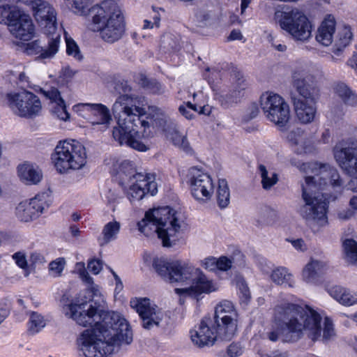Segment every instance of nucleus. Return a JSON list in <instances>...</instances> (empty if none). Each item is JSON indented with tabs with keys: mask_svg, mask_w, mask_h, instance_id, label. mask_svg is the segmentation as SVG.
<instances>
[{
	"mask_svg": "<svg viewBox=\"0 0 357 357\" xmlns=\"http://www.w3.org/2000/svg\"><path fill=\"white\" fill-rule=\"evenodd\" d=\"M347 65L357 71V51L354 52L351 58L348 60Z\"/></svg>",
	"mask_w": 357,
	"mask_h": 357,
	"instance_id": "nucleus-60",
	"label": "nucleus"
},
{
	"mask_svg": "<svg viewBox=\"0 0 357 357\" xmlns=\"http://www.w3.org/2000/svg\"><path fill=\"white\" fill-rule=\"evenodd\" d=\"M240 299L247 303L250 298V289L243 280H238L237 284Z\"/></svg>",
	"mask_w": 357,
	"mask_h": 357,
	"instance_id": "nucleus-45",
	"label": "nucleus"
},
{
	"mask_svg": "<svg viewBox=\"0 0 357 357\" xmlns=\"http://www.w3.org/2000/svg\"><path fill=\"white\" fill-rule=\"evenodd\" d=\"M293 85L299 94L293 98L298 120L303 124L312 123L317 115V107L314 94L317 89L312 77L304 70H295L292 75Z\"/></svg>",
	"mask_w": 357,
	"mask_h": 357,
	"instance_id": "nucleus-7",
	"label": "nucleus"
},
{
	"mask_svg": "<svg viewBox=\"0 0 357 357\" xmlns=\"http://www.w3.org/2000/svg\"><path fill=\"white\" fill-rule=\"evenodd\" d=\"M121 229V224L116 220H113L105 224L102 229L100 235L98 237V243L100 247L105 246L110 242L117 239Z\"/></svg>",
	"mask_w": 357,
	"mask_h": 357,
	"instance_id": "nucleus-26",
	"label": "nucleus"
},
{
	"mask_svg": "<svg viewBox=\"0 0 357 357\" xmlns=\"http://www.w3.org/2000/svg\"><path fill=\"white\" fill-rule=\"evenodd\" d=\"M66 54L68 56H73L75 59L80 61L82 59V55L77 43L70 37L66 36Z\"/></svg>",
	"mask_w": 357,
	"mask_h": 357,
	"instance_id": "nucleus-40",
	"label": "nucleus"
},
{
	"mask_svg": "<svg viewBox=\"0 0 357 357\" xmlns=\"http://www.w3.org/2000/svg\"><path fill=\"white\" fill-rule=\"evenodd\" d=\"M17 172L20 179L29 185L37 184L43 178V174L39 167L29 162L19 165Z\"/></svg>",
	"mask_w": 357,
	"mask_h": 357,
	"instance_id": "nucleus-25",
	"label": "nucleus"
},
{
	"mask_svg": "<svg viewBox=\"0 0 357 357\" xmlns=\"http://www.w3.org/2000/svg\"><path fill=\"white\" fill-rule=\"evenodd\" d=\"M49 37L47 47L40 46L38 40L28 43L26 50L29 54H39L41 59H51L59 51L61 40L60 34L47 35Z\"/></svg>",
	"mask_w": 357,
	"mask_h": 357,
	"instance_id": "nucleus-21",
	"label": "nucleus"
},
{
	"mask_svg": "<svg viewBox=\"0 0 357 357\" xmlns=\"http://www.w3.org/2000/svg\"><path fill=\"white\" fill-rule=\"evenodd\" d=\"M87 267L91 273L97 275L102 268V263L99 259H93L89 261Z\"/></svg>",
	"mask_w": 357,
	"mask_h": 357,
	"instance_id": "nucleus-49",
	"label": "nucleus"
},
{
	"mask_svg": "<svg viewBox=\"0 0 357 357\" xmlns=\"http://www.w3.org/2000/svg\"><path fill=\"white\" fill-rule=\"evenodd\" d=\"M9 310L4 307H0V324L8 316Z\"/></svg>",
	"mask_w": 357,
	"mask_h": 357,
	"instance_id": "nucleus-61",
	"label": "nucleus"
},
{
	"mask_svg": "<svg viewBox=\"0 0 357 357\" xmlns=\"http://www.w3.org/2000/svg\"><path fill=\"white\" fill-rule=\"evenodd\" d=\"M181 223L175 210L163 206L146 212L144 218L137 222V227L141 233L148 236L154 227L162 245L172 247L182 237Z\"/></svg>",
	"mask_w": 357,
	"mask_h": 357,
	"instance_id": "nucleus-6",
	"label": "nucleus"
},
{
	"mask_svg": "<svg viewBox=\"0 0 357 357\" xmlns=\"http://www.w3.org/2000/svg\"><path fill=\"white\" fill-rule=\"evenodd\" d=\"M18 84L20 85L21 87H27L31 88V84L29 82V78L28 76L26 75L24 73H21L19 75L18 77Z\"/></svg>",
	"mask_w": 357,
	"mask_h": 357,
	"instance_id": "nucleus-56",
	"label": "nucleus"
},
{
	"mask_svg": "<svg viewBox=\"0 0 357 357\" xmlns=\"http://www.w3.org/2000/svg\"><path fill=\"white\" fill-rule=\"evenodd\" d=\"M321 317L308 305H300L291 303H283L274 307L273 327L266 333L268 339L277 342L280 334L284 342H294L300 340L303 332L312 341L321 340L327 342L335 335L332 321L326 317L321 335Z\"/></svg>",
	"mask_w": 357,
	"mask_h": 357,
	"instance_id": "nucleus-2",
	"label": "nucleus"
},
{
	"mask_svg": "<svg viewBox=\"0 0 357 357\" xmlns=\"http://www.w3.org/2000/svg\"><path fill=\"white\" fill-rule=\"evenodd\" d=\"M354 215V212L351 209H347L340 211L338 213V218L341 220H348Z\"/></svg>",
	"mask_w": 357,
	"mask_h": 357,
	"instance_id": "nucleus-58",
	"label": "nucleus"
},
{
	"mask_svg": "<svg viewBox=\"0 0 357 357\" xmlns=\"http://www.w3.org/2000/svg\"><path fill=\"white\" fill-rule=\"evenodd\" d=\"M12 259L15 261V264L18 267L23 270L28 268V263L26 257V255L22 251H19L14 253L12 255Z\"/></svg>",
	"mask_w": 357,
	"mask_h": 357,
	"instance_id": "nucleus-46",
	"label": "nucleus"
},
{
	"mask_svg": "<svg viewBox=\"0 0 357 357\" xmlns=\"http://www.w3.org/2000/svg\"><path fill=\"white\" fill-rule=\"evenodd\" d=\"M45 326L43 317L37 312H32L29 319V331L32 334L38 333Z\"/></svg>",
	"mask_w": 357,
	"mask_h": 357,
	"instance_id": "nucleus-39",
	"label": "nucleus"
},
{
	"mask_svg": "<svg viewBox=\"0 0 357 357\" xmlns=\"http://www.w3.org/2000/svg\"><path fill=\"white\" fill-rule=\"evenodd\" d=\"M70 232L74 237H77L79 235V229L76 225H71L70 227Z\"/></svg>",
	"mask_w": 357,
	"mask_h": 357,
	"instance_id": "nucleus-62",
	"label": "nucleus"
},
{
	"mask_svg": "<svg viewBox=\"0 0 357 357\" xmlns=\"http://www.w3.org/2000/svg\"><path fill=\"white\" fill-rule=\"evenodd\" d=\"M261 107L268 120L274 123L284 132L290 118L289 105L278 94L266 92L260 98Z\"/></svg>",
	"mask_w": 357,
	"mask_h": 357,
	"instance_id": "nucleus-11",
	"label": "nucleus"
},
{
	"mask_svg": "<svg viewBox=\"0 0 357 357\" xmlns=\"http://www.w3.org/2000/svg\"><path fill=\"white\" fill-rule=\"evenodd\" d=\"M52 162L60 174L82 169L86 162L85 147L75 139L60 141L51 155Z\"/></svg>",
	"mask_w": 357,
	"mask_h": 357,
	"instance_id": "nucleus-9",
	"label": "nucleus"
},
{
	"mask_svg": "<svg viewBox=\"0 0 357 357\" xmlns=\"http://www.w3.org/2000/svg\"><path fill=\"white\" fill-rule=\"evenodd\" d=\"M52 112L61 120L67 121L70 118V114L66 109V105L64 100L61 102L54 104L52 107Z\"/></svg>",
	"mask_w": 357,
	"mask_h": 357,
	"instance_id": "nucleus-42",
	"label": "nucleus"
},
{
	"mask_svg": "<svg viewBox=\"0 0 357 357\" xmlns=\"http://www.w3.org/2000/svg\"><path fill=\"white\" fill-rule=\"evenodd\" d=\"M272 357H289V355L287 352H282L277 350L272 352Z\"/></svg>",
	"mask_w": 357,
	"mask_h": 357,
	"instance_id": "nucleus-64",
	"label": "nucleus"
},
{
	"mask_svg": "<svg viewBox=\"0 0 357 357\" xmlns=\"http://www.w3.org/2000/svg\"><path fill=\"white\" fill-rule=\"evenodd\" d=\"M335 91L346 105L351 107L357 105V95L344 83H337Z\"/></svg>",
	"mask_w": 357,
	"mask_h": 357,
	"instance_id": "nucleus-29",
	"label": "nucleus"
},
{
	"mask_svg": "<svg viewBox=\"0 0 357 357\" xmlns=\"http://www.w3.org/2000/svg\"><path fill=\"white\" fill-rule=\"evenodd\" d=\"M275 20L296 42L306 43L312 38V24L298 8H287L275 13Z\"/></svg>",
	"mask_w": 357,
	"mask_h": 357,
	"instance_id": "nucleus-10",
	"label": "nucleus"
},
{
	"mask_svg": "<svg viewBox=\"0 0 357 357\" xmlns=\"http://www.w3.org/2000/svg\"><path fill=\"white\" fill-rule=\"evenodd\" d=\"M271 278L277 284L288 286L289 287L294 286L292 275L288 273L286 268L279 267L273 270L271 275Z\"/></svg>",
	"mask_w": 357,
	"mask_h": 357,
	"instance_id": "nucleus-33",
	"label": "nucleus"
},
{
	"mask_svg": "<svg viewBox=\"0 0 357 357\" xmlns=\"http://www.w3.org/2000/svg\"><path fill=\"white\" fill-rule=\"evenodd\" d=\"M335 26V17L332 15H327L317 29L316 40L324 46L330 45L333 40Z\"/></svg>",
	"mask_w": 357,
	"mask_h": 357,
	"instance_id": "nucleus-23",
	"label": "nucleus"
},
{
	"mask_svg": "<svg viewBox=\"0 0 357 357\" xmlns=\"http://www.w3.org/2000/svg\"><path fill=\"white\" fill-rule=\"evenodd\" d=\"M6 100L13 113L21 117H35L42 109L40 98L26 90L7 93Z\"/></svg>",
	"mask_w": 357,
	"mask_h": 357,
	"instance_id": "nucleus-13",
	"label": "nucleus"
},
{
	"mask_svg": "<svg viewBox=\"0 0 357 357\" xmlns=\"http://www.w3.org/2000/svg\"><path fill=\"white\" fill-rule=\"evenodd\" d=\"M333 155L342 172L357 178V138L349 137L340 142L333 149ZM351 190L357 192V186Z\"/></svg>",
	"mask_w": 357,
	"mask_h": 357,
	"instance_id": "nucleus-12",
	"label": "nucleus"
},
{
	"mask_svg": "<svg viewBox=\"0 0 357 357\" xmlns=\"http://www.w3.org/2000/svg\"><path fill=\"white\" fill-rule=\"evenodd\" d=\"M258 172L261 178L262 188L270 190L278 181V176L275 172H268L264 165H259Z\"/></svg>",
	"mask_w": 357,
	"mask_h": 357,
	"instance_id": "nucleus-34",
	"label": "nucleus"
},
{
	"mask_svg": "<svg viewBox=\"0 0 357 357\" xmlns=\"http://www.w3.org/2000/svg\"><path fill=\"white\" fill-rule=\"evenodd\" d=\"M153 266L159 275L170 283L190 284L186 288L174 289L180 297L190 296L199 300L202 294H209L219 289L216 282L187 261L177 260L169 262L156 258L153 260ZM179 302L181 304L183 302L182 298H180Z\"/></svg>",
	"mask_w": 357,
	"mask_h": 357,
	"instance_id": "nucleus-5",
	"label": "nucleus"
},
{
	"mask_svg": "<svg viewBox=\"0 0 357 357\" xmlns=\"http://www.w3.org/2000/svg\"><path fill=\"white\" fill-rule=\"evenodd\" d=\"M30 261L33 264H43L46 261L45 257L38 252H33L30 255Z\"/></svg>",
	"mask_w": 357,
	"mask_h": 357,
	"instance_id": "nucleus-55",
	"label": "nucleus"
},
{
	"mask_svg": "<svg viewBox=\"0 0 357 357\" xmlns=\"http://www.w3.org/2000/svg\"><path fill=\"white\" fill-rule=\"evenodd\" d=\"M216 199L218 206L225 208L230 202V191L225 179H219L216 191Z\"/></svg>",
	"mask_w": 357,
	"mask_h": 357,
	"instance_id": "nucleus-31",
	"label": "nucleus"
},
{
	"mask_svg": "<svg viewBox=\"0 0 357 357\" xmlns=\"http://www.w3.org/2000/svg\"><path fill=\"white\" fill-rule=\"evenodd\" d=\"M285 137L296 153L303 154L311 151L310 142L301 128H292L287 132Z\"/></svg>",
	"mask_w": 357,
	"mask_h": 357,
	"instance_id": "nucleus-22",
	"label": "nucleus"
},
{
	"mask_svg": "<svg viewBox=\"0 0 357 357\" xmlns=\"http://www.w3.org/2000/svg\"><path fill=\"white\" fill-rule=\"evenodd\" d=\"M238 314L233 303L227 300L221 301L215 307L212 320L219 327L221 340L228 341L237 331Z\"/></svg>",
	"mask_w": 357,
	"mask_h": 357,
	"instance_id": "nucleus-14",
	"label": "nucleus"
},
{
	"mask_svg": "<svg viewBox=\"0 0 357 357\" xmlns=\"http://www.w3.org/2000/svg\"><path fill=\"white\" fill-rule=\"evenodd\" d=\"M63 312L79 325L93 326L83 331L77 340L85 357H111L122 344L132 341L127 320L119 312L107 311L103 301L89 304L78 301L65 305Z\"/></svg>",
	"mask_w": 357,
	"mask_h": 357,
	"instance_id": "nucleus-1",
	"label": "nucleus"
},
{
	"mask_svg": "<svg viewBox=\"0 0 357 357\" xmlns=\"http://www.w3.org/2000/svg\"><path fill=\"white\" fill-rule=\"evenodd\" d=\"M116 91L119 93H126L131 91V86L128 82L124 79L119 80L115 83L114 86Z\"/></svg>",
	"mask_w": 357,
	"mask_h": 357,
	"instance_id": "nucleus-52",
	"label": "nucleus"
},
{
	"mask_svg": "<svg viewBox=\"0 0 357 357\" xmlns=\"http://www.w3.org/2000/svg\"><path fill=\"white\" fill-rule=\"evenodd\" d=\"M219 327L212 318L204 317L195 329L190 331L192 342L198 347L212 346L217 339L221 340Z\"/></svg>",
	"mask_w": 357,
	"mask_h": 357,
	"instance_id": "nucleus-19",
	"label": "nucleus"
},
{
	"mask_svg": "<svg viewBox=\"0 0 357 357\" xmlns=\"http://www.w3.org/2000/svg\"><path fill=\"white\" fill-rule=\"evenodd\" d=\"M242 81L238 89L233 90L232 91L227 93H222L218 96V100L221 105L225 107H229L234 103H236L240 97L241 96V91L245 89V84Z\"/></svg>",
	"mask_w": 357,
	"mask_h": 357,
	"instance_id": "nucleus-35",
	"label": "nucleus"
},
{
	"mask_svg": "<svg viewBox=\"0 0 357 357\" xmlns=\"http://www.w3.org/2000/svg\"><path fill=\"white\" fill-rule=\"evenodd\" d=\"M297 167L306 174H312L306 176L305 184L302 185L305 204L300 208L299 213L307 221L324 227L328 224V201L319 190L330 185L335 192L341 193L345 188L344 181L337 169L327 164L303 162Z\"/></svg>",
	"mask_w": 357,
	"mask_h": 357,
	"instance_id": "nucleus-3",
	"label": "nucleus"
},
{
	"mask_svg": "<svg viewBox=\"0 0 357 357\" xmlns=\"http://www.w3.org/2000/svg\"><path fill=\"white\" fill-rule=\"evenodd\" d=\"M130 306L139 314L142 326L146 329H151L158 326L164 318L163 312L156 305H152L151 301L146 298H135L130 301Z\"/></svg>",
	"mask_w": 357,
	"mask_h": 357,
	"instance_id": "nucleus-17",
	"label": "nucleus"
},
{
	"mask_svg": "<svg viewBox=\"0 0 357 357\" xmlns=\"http://www.w3.org/2000/svg\"><path fill=\"white\" fill-rule=\"evenodd\" d=\"M232 260L227 257L222 256L217 259V270L227 271L232 266Z\"/></svg>",
	"mask_w": 357,
	"mask_h": 357,
	"instance_id": "nucleus-47",
	"label": "nucleus"
},
{
	"mask_svg": "<svg viewBox=\"0 0 357 357\" xmlns=\"http://www.w3.org/2000/svg\"><path fill=\"white\" fill-rule=\"evenodd\" d=\"M201 265L206 270L215 271L217 270V259L213 257H209L201 261Z\"/></svg>",
	"mask_w": 357,
	"mask_h": 357,
	"instance_id": "nucleus-48",
	"label": "nucleus"
},
{
	"mask_svg": "<svg viewBox=\"0 0 357 357\" xmlns=\"http://www.w3.org/2000/svg\"><path fill=\"white\" fill-rule=\"evenodd\" d=\"M153 15L152 16L153 22L149 20H144L143 29H153V27L158 28L160 26V22L161 19V15L160 14V11L164 13L165 10L161 8H155L153 6Z\"/></svg>",
	"mask_w": 357,
	"mask_h": 357,
	"instance_id": "nucleus-41",
	"label": "nucleus"
},
{
	"mask_svg": "<svg viewBox=\"0 0 357 357\" xmlns=\"http://www.w3.org/2000/svg\"><path fill=\"white\" fill-rule=\"evenodd\" d=\"M190 109L198 112L199 114H205L204 107H199V110H198L197 106L190 102H188L187 105H181L178 108L179 112L188 119H192L194 116Z\"/></svg>",
	"mask_w": 357,
	"mask_h": 357,
	"instance_id": "nucleus-43",
	"label": "nucleus"
},
{
	"mask_svg": "<svg viewBox=\"0 0 357 357\" xmlns=\"http://www.w3.org/2000/svg\"><path fill=\"white\" fill-rule=\"evenodd\" d=\"M291 244L297 250L304 251L306 250V245L304 241L301 238L291 241Z\"/></svg>",
	"mask_w": 357,
	"mask_h": 357,
	"instance_id": "nucleus-57",
	"label": "nucleus"
},
{
	"mask_svg": "<svg viewBox=\"0 0 357 357\" xmlns=\"http://www.w3.org/2000/svg\"><path fill=\"white\" fill-rule=\"evenodd\" d=\"M41 93L49 99L52 103L56 104L57 102H61L63 100L60 94L59 91L54 87H52L48 90L41 89Z\"/></svg>",
	"mask_w": 357,
	"mask_h": 357,
	"instance_id": "nucleus-44",
	"label": "nucleus"
},
{
	"mask_svg": "<svg viewBox=\"0 0 357 357\" xmlns=\"http://www.w3.org/2000/svg\"><path fill=\"white\" fill-rule=\"evenodd\" d=\"M119 177V183L131 202L142 199L148 193L153 196L158 192L155 175L137 172L131 161L125 160L121 164Z\"/></svg>",
	"mask_w": 357,
	"mask_h": 357,
	"instance_id": "nucleus-8",
	"label": "nucleus"
},
{
	"mask_svg": "<svg viewBox=\"0 0 357 357\" xmlns=\"http://www.w3.org/2000/svg\"><path fill=\"white\" fill-rule=\"evenodd\" d=\"M27 202H20L15 209V214L21 222H28L38 218L36 213Z\"/></svg>",
	"mask_w": 357,
	"mask_h": 357,
	"instance_id": "nucleus-30",
	"label": "nucleus"
},
{
	"mask_svg": "<svg viewBox=\"0 0 357 357\" xmlns=\"http://www.w3.org/2000/svg\"><path fill=\"white\" fill-rule=\"evenodd\" d=\"M31 208L36 211L38 217L50 206V196L46 192L37 194L34 197L27 202Z\"/></svg>",
	"mask_w": 357,
	"mask_h": 357,
	"instance_id": "nucleus-32",
	"label": "nucleus"
},
{
	"mask_svg": "<svg viewBox=\"0 0 357 357\" xmlns=\"http://www.w3.org/2000/svg\"><path fill=\"white\" fill-rule=\"evenodd\" d=\"M65 261L63 259H57L50 264V270L56 274H60L64 268Z\"/></svg>",
	"mask_w": 357,
	"mask_h": 357,
	"instance_id": "nucleus-53",
	"label": "nucleus"
},
{
	"mask_svg": "<svg viewBox=\"0 0 357 357\" xmlns=\"http://www.w3.org/2000/svg\"><path fill=\"white\" fill-rule=\"evenodd\" d=\"M353 36L354 34L350 26L343 25L339 28L337 40L333 50V52L338 55L344 48L351 43Z\"/></svg>",
	"mask_w": 357,
	"mask_h": 357,
	"instance_id": "nucleus-28",
	"label": "nucleus"
},
{
	"mask_svg": "<svg viewBox=\"0 0 357 357\" xmlns=\"http://www.w3.org/2000/svg\"><path fill=\"white\" fill-rule=\"evenodd\" d=\"M8 29L13 36L22 40H31L35 33L31 17L20 10L19 16H16L11 22H9Z\"/></svg>",
	"mask_w": 357,
	"mask_h": 357,
	"instance_id": "nucleus-20",
	"label": "nucleus"
},
{
	"mask_svg": "<svg viewBox=\"0 0 357 357\" xmlns=\"http://www.w3.org/2000/svg\"><path fill=\"white\" fill-rule=\"evenodd\" d=\"M329 295L344 306L357 304V292L342 286H333L328 289Z\"/></svg>",
	"mask_w": 357,
	"mask_h": 357,
	"instance_id": "nucleus-24",
	"label": "nucleus"
},
{
	"mask_svg": "<svg viewBox=\"0 0 357 357\" xmlns=\"http://www.w3.org/2000/svg\"><path fill=\"white\" fill-rule=\"evenodd\" d=\"M242 38L243 35L241 32L237 29L232 30L228 37L229 40H241Z\"/></svg>",
	"mask_w": 357,
	"mask_h": 357,
	"instance_id": "nucleus-59",
	"label": "nucleus"
},
{
	"mask_svg": "<svg viewBox=\"0 0 357 357\" xmlns=\"http://www.w3.org/2000/svg\"><path fill=\"white\" fill-rule=\"evenodd\" d=\"M188 183L192 196L197 201L206 202L214 192L211 176L202 169L191 167L188 171Z\"/></svg>",
	"mask_w": 357,
	"mask_h": 357,
	"instance_id": "nucleus-15",
	"label": "nucleus"
},
{
	"mask_svg": "<svg viewBox=\"0 0 357 357\" xmlns=\"http://www.w3.org/2000/svg\"><path fill=\"white\" fill-rule=\"evenodd\" d=\"M77 266H80L81 269L79 271L80 278L86 284H91L93 283V278L89 275L88 272L86 271L84 264L78 263Z\"/></svg>",
	"mask_w": 357,
	"mask_h": 357,
	"instance_id": "nucleus-54",
	"label": "nucleus"
},
{
	"mask_svg": "<svg viewBox=\"0 0 357 357\" xmlns=\"http://www.w3.org/2000/svg\"><path fill=\"white\" fill-rule=\"evenodd\" d=\"M227 353L230 357H238L243 354V348L238 343H231L227 347Z\"/></svg>",
	"mask_w": 357,
	"mask_h": 357,
	"instance_id": "nucleus-50",
	"label": "nucleus"
},
{
	"mask_svg": "<svg viewBox=\"0 0 357 357\" xmlns=\"http://www.w3.org/2000/svg\"><path fill=\"white\" fill-rule=\"evenodd\" d=\"M170 137L174 145L182 149L186 153H189L191 151L186 137L178 130H174L172 132Z\"/></svg>",
	"mask_w": 357,
	"mask_h": 357,
	"instance_id": "nucleus-38",
	"label": "nucleus"
},
{
	"mask_svg": "<svg viewBox=\"0 0 357 357\" xmlns=\"http://www.w3.org/2000/svg\"><path fill=\"white\" fill-rule=\"evenodd\" d=\"M327 268L325 262L318 260H311L303 271V278L306 282L315 283L317 278Z\"/></svg>",
	"mask_w": 357,
	"mask_h": 357,
	"instance_id": "nucleus-27",
	"label": "nucleus"
},
{
	"mask_svg": "<svg viewBox=\"0 0 357 357\" xmlns=\"http://www.w3.org/2000/svg\"><path fill=\"white\" fill-rule=\"evenodd\" d=\"M343 248L347 259L357 266V243L353 239H346Z\"/></svg>",
	"mask_w": 357,
	"mask_h": 357,
	"instance_id": "nucleus-36",
	"label": "nucleus"
},
{
	"mask_svg": "<svg viewBox=\"0 0 357 357\" xmlns=\"http://www.w3.org/2000/svg\"><path fill=\"white\" fill-rule=\"evenodd\" d=\"M263 216L265 218V221L267 223H270L273 221L277 217V212L275 210L268 207L265 206L261 211Z\"/></svg>",
	"mask_w": 357,
	"mask_h": 357,
	"instance_id": "nucleus-51",
	"label": "nucleus"
},
{
	"mask_svg": "<svg viewBox=\"0 0 357 357\" xmlns=\"http://www.w3.org/2000/svg\"><path fill=\"white\" fill-rule=\"evenodd\" d=\"M20 10L9 5L0 6V23L9 24L16 17L19 16Z\"/></svg>",
	"mask_w": 357,
	"mask_h": 357,
	"instance_id": "nucleus-37",
	"label": "nucleus"
},
{
	"mask_svg": "<svg viewBox=\"0 0 357 357\" xmlns=\"http://www.w3.org/2000/svg\"><path fill=\"white\" fill-rule=\"evenodd\" d=\"M349 206L350 207L354 210L357 211V196L354 195L349 200Z\"/></svg>",
	"mask_w": 357,
	"mask_h": 357,
	"instance_id": "nucleus-63",
	"label": "nucleus"
},
{
	"mask_svg": "<svg viewBox=\"0 0 357 357\" xmlns=\"http://www.w3.org/2000/svg\"><path fill=\"white\" fill-rule=\"evenodd\" d=\"M17 1L31 6L34 17L45 34H59L56 32V11L48 2L43 0H31L29 2L24 1Z\"/></svg>",
	"mask_w": 357,
	"mask_h": 357,
	"instance_id": "nucleus-16",
	"label": "nucleus"
},
{
	"mask_svg": "<svg viewBox=\"0 0 357 357\" xmlns=\"http://www.w3.org/2000/svg\"><path fill=\"white\" fill-rule=\"evenodd\" d=\"M141 98L128 94L120 95L112 106V112L117 126L113 128L112 136L120 145H126L139 151H146V146L139 140V126L144 138L152 136L151 125L146 119Z\"/></svg>",
	"mask_w": 357,
	"mask_h": 357,
	"instance_id": "nucleus-4",
	"label": "nucleus"
},
{
	"mask_svg": "<svg viewBox=\"0 0 357 357\" xmlns=\"http://www.w3.org/2000/svg\"><path fill=\"white\" fill-rule=\"evenodd\" d=\"M73 110L92 125L107 127L112 119L109 109L102 103H78L73 106Z\"/></svg>",
	"mask_w": 357,
	"mask_h": 357,
	"instance_id": "nucleus-18",
	"label": "nucleus"
}]
</instances>
